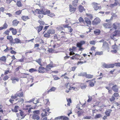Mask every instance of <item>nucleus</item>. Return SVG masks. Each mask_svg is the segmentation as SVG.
I'll return each instance as SVG.
<instances>
[{
	"mask_svg": "<svg viewBox=\"0 0 120 120\" xmlns=\"http://www.w3.org/2000/svg\"><path fill=\"white\" fill-rule=\"evenodd\" d=\"M85 41H81L79 42H78L76 44L78 47L79 48V51H82L84 49L82 47V45L85 44Z\"/></svg>",
	"mask_w": 120,
	"mask_h": 120,
	"instance_id": "obj_1",
	"label": "nucleus"
},
{
	"mask_svg": "<svg viewBox=\"0 0 120 120\" xmlns=\"http://www.w3.org/2000/svg\"><path fill=\"white\" fill-rule=\"evenodd\" d=\"M109 49V45L107 42H105L103 43L102 46L101 47V49L104 51L108 50Z\"/></svg>",
	"mask_w": 120,
	"mask_h": 120,
	"instance_id": "obj_2",
	"label": "nucleus"
},
{
	"mask_svg": "<svg viewBox=\"0 0 120 120\" xmlns=\"http://www.w3.org/2000/svg\"><path fill=\"white\" fill-rule=\"evenodd\" d=\"M112 27L115 30L120 29V23L116 22L114 23L112 25Z\"/></svg>",
	"mask_w": 120,
	"mask_h": 120,
	"instance_id": "obj_3",
	"label": "nucleus"
},
{
	"mask_svg": "<svg viewBox=\"0 0 120 120\" xmlns=\"http://www.w3.org/2000/svg\"><path fill=\"white\" fill-rule=\"evenodd\" d=\"M114 66L115 64H107L105 63H104L103 64V67L106 68H113L114 67Z\"/></svg>",
	"mask_w": 120,
	"mask_h": 120,
	"instance_id": "obj_4",
	"label": "nucleus"
},
{
	"mask_svg": "<svg viewBox=\"0 0 120 120\" xmlns=\"http://www.w3.org/2000/svg\"><path fill=\"white\" fill-rule=\"evenodd\" d=\"M22 89H20L19 91H21L19 92V91H17L16 93L17 97H19L20 98H23L24 97V94L23 92H22Z\"/></svg>",
	"mask_w": 120,
	"mask_h": 120,
	"instance_id": "obj_5",
	"label": "nucleus"
},
{
	"mask_svg": "<svg viewBox=\"0 0 120 120\" xmlns=\"http://www.w3.org/2000/svg\"><path fill=\"white\" fill-rule=\"evenodd\" d=\"M101 20L99 18L97 17L93 21L92 24L93 25L97 24L100 22Z\"/></svg>",
	"mask_w": 120,
	"mask_h": 120,
	"instance_id": "obj_6",
	"label": "nucleus"
},
{
	"mask_svg": "<svg viewBox=\"0 0 120 120\" xmlns=\"http://www.w3.org/2000/svg\"><path fill=\"white\" fill-rule=\"evenodd\" d=\"M99 4L95 2H93L92 4V5L94 10H97L99 8V7L98 6Z\"/></svg>",
	"mask_w": 120,
	"mask_h": 120,
	"instance_id": "obj_7",
	"label": "nucleus"
},
{
	"mask_svg": "<svg viewBox=\"0 0 120 120\" xmlns=\"http://www.w3.org/2000/svg\"><path fill=\"white\" fill-rule=\"evenodd\" d=\"M53 67V65L52 63L51 62L49 64L47 65L46 68H45V70L46 71H48L49 70L51 69V68H52Z\"/></svg>",
	"mask_w": 120,
	"mask_h": 120,
	"instance_id": "obj_8",
	"label": "nucleus"
},
{
	"mask_svg": "<svg viewBox=\"0 0 120 120\" xmlns=\"http://www.w3.org/2000/svg\"><path fill=\"white\" fill-rule=\"evenodd\" d=\"M118 37L115 34H111L110 35L111 39L117 41V39Z\"/></svg>",
	"mask_w": 120,
	"mask_h": 120,
	"instance_id": "obj_9",
	"label": "nucleus"
},
{
	"mask_svg": "<svg viewBox=\"0 0 120 120\" xmlns=\"http://www.w3.org/2000/svg\"><path fill=\"white\" fill-rule=\"evenodd\" d=\"M70 11L72 13H74L75 11L76 8L73 7L71 5H69Z\"/></svg>",
	"mask_w": 120,
	"mask_h": 120,
	"instance_id": "obj_10",
	"label": "nucleus"
},
{
	"mask_svg": "<svg viewBox=\"0 0 120 120\" xmlns=\"http://www.w3.org/2000/svg\"><path fill=\"white\" fill-rule=\"evenodd\" d=\"M103 25L105 28H110L112 26V24L110 22L104 24Z\"/></svg>",
	"mask_w": 120,
	"mask_h": 120,
	"instance_id": "obj_11",
	"label": "nucleus"
},
{
	"mask_svg": "<svg viewBox=\"0 0 120 120\" xmlns=\"http://www.w3.org/2000/svg\"><path fill=\"white\" fill-rule=\"evenodd\" d=\"M35 12L38 14H44V11L42 9H36Z\"/></svg>",
	"mask_w": 120,
	"mask_h": 120,
	"instance_id": "obj_12",
	"label": "nucleus"
},
{
	"mask_svg": "<svg viewBox=\"0 0 120 120\" xmlns=\"http://www.w3.org/2000/svg\"><path fill=\"white\" fill-rule=\"evenodd\" d=\"M47 31L48 32V33H49L50 34H55V30L52 28L49 29Z\"/></svg>",
	"mask_w": 120,
	"mask_h": 120,
	"instance_id": "obj_13",
	"label": "nucleus"
},
{
	"mask_svg": "<svg viewBox=\"0 0 120 120\" xmlns=\"http://www.w3.org/2000/svg\"><path fill=\"white\" fill-rule=\"evenodd\" d=\"M32 118L34 120H39L40 119V117L38 115L36 114H34L32 116Z\"/></svg>",
	"mask_w": 120,
	"mask_h": 120,
	"instance_id": "obj_14",
	"label": "nucleus"
},
{
	"mask_svg": "<svg viewBox=\"0 0 120 120\" xmlns=\"http://www.w3.org/2000/svg\"><path fill=\"white\" fill-rule=\"evenodd\" d=\"M76 48L75 46H73L72 49H70L69 51H70V55H72L75 54L73 52V51L75 50Z\"/></svg>",
	"mask_w": 120,
	"mask_h": 120,
	"instance_id": "obj_15",
	"label": "nucleus"
},
{
	"mask_svg": "<svg viewBox=\"0 0 120 120\" xmlns=\"http://www.w3.org/2000/svg\"><path fill=\"white\" fill-rule=\"evenodd\" d=\"M35 100V98H33L31 100H29L28 101H26V102H28V103H30L32 102H33V103L35 104V105H36L37 104V103H39V101L38 100H36V102L35 103V102H34V100Z\"/></svg>",
	"mask_w": 120,
	"mask_h": 120,
	"instance_id": "obj_16",
	"label": "nucleus"
},
{
	"mask_svg": "<svg viewBox=\"0 0 120 120\" xmlns=\"http://www.w3.org/2000/svg\"><path fill=\"white\" fill-rule=\"evenodd\" d=\"M112 89L115 92H117L118 90L117 86L116 85L113 86L112 87Z\"/></svg>",
	"mask_w": 120,
	"mask_h": 120,
	"instance_id": "obj_17",
	"label": "nucleus"
},
{
	"mask_svg": "<svg viewBox=\"0 0 120 120\" xmlns=\"http://www.w3.org/2000/svg\"><path fill=\"white\" fill-rule=\"evenodd\" d=\"M20 114L21 116L22 117L21 118H18V120H21V119H23L25 116V115H24L23 114V112L21 111L20 112Z\"/></svg>",
	"mask_w": 120,
	"mask_h": 120,
	"instance_id": "obj_18",
	"label": "nucleus"
},
{
	"mask_svg": "<svg viewBox=\"0 0 120 120\" xmlns=\"http://www.w3.org/2000/svg\"><path fill=\"white\" fill-rule=\"evenodd\" d=\"M47 113L46 112V109L43 110V112L41 114L42 117H43L47 116Z\"/></svg>",
	"mask_w": 120,
	"mask_h": 120,
	"instance_id": "obj_19",
	"label": "nucleus"
},
{
	"mask_svg": "<svg viewBox=\"0 0 120 120\" xmlns=\"http://www.w3.org/2000/svg\"><path fill=\"white\" fill-rule=\"evenodd\" d=\"M10 30H12V33L13 35H15L16 34L17 32V31L15 29L13 28H10L9 29Z\"/></svg>",
	"mask_w": 120,
	"mask_h": 120,
	"instance_id": "obj_20",
	"label": "nucleus"
},
{
	"mask_svg": "<svg viewBox=\"0 0 120 120\" xmlns=\"http://www.w3.org/2000/svg\"><path fill=\"white\" fill-rule=\"evenodd\" d=\"M43 26H40L35 28V29L38 30V33H39L42 29Z\"/></svg>",
	"mask_w": 120,
	"mask_h": 120,
	"instance_id": "obj_21",
	"label": "nucleus"
},
{
	"mask_svg": "<svg viewBox=\"0 0 120 120\" xmlns=\"http://www.w3.org/2000/svg\"><path fill=\"white\" fill-rule=\"evenodd\" d=\"M85 22L88 24L90 25L91 24V22L90 20L87 18H85Z\"/></svg>",
	"mask_w": 120,
	"mask_h": 120,
	"instance_id": "obj_22",
	"label": "nucleus"
},
{
	"mask_svg": "<svg viewBox=\"0 0 120 120\" xmlns=\"http://www.w3.org/2000/svg\"><path fill=\"white\" fill-rule=\"evenodd\" d=\"M15 41V42H11V43L12 44H15V43H21V40L17 38H16L14 39Z\"/></svg>",
	"mask_w": 120,
	"mask_h": 120,
	"instance_id": "obj_23",
	"label": "nucleus"
},
{
	"mask_svg": "<svg viewBox=\"0 0 120 120\" xmlns=\"http://www.w3.org/2000/svg\"><path fill=\"white\" fill-rule=\"evenodd\" d=\"M79 0H74L72 1V4L73 6L76 7L77 6Z\"/></svg>",
	"mask_w": 120,
	"mask_h": 120,
	"instance_id": "obj_24",
	"label": "nucleus"
},
{
	"mask_svg": "<svg viewBox=\"0 0 120 120\" xmlns=\"http://www.w3.org/2000/svg\"><path fill=\"white\" fill-rule=\"evenodd\" d=\"M79 10L80 12H82L84 10V9L83 7L81 5H79L78 7Z\"/></svg>",
	"mask_w": 120,
	"mask_h": 120,
	"instance_id": "obj_25",
	"label": "nucleus"
},
{
	"mask_svg": "<svg viewBox=\"0 0 120 120\" xmlns=\"http://www.w3.org/2000/svg\"><path fill=\"white\" fill-rule=\"evenodd\" d=\"M21 18L22 20L24 21H26L30 19L29 17L27 16H23Z\"/></svg>",
	"mask_w": 120,
	"mask_h": 120,
	"instance_id": "obj_26",
	"label": "nucleus"
},
{
	"mask_svg": "<svg viewBox=\"0 0 120 120\" xmlns=\"http://www.w3.org/2000/svg\"><path fill=\"white\" fill-rule=\"evenodd\" d=\"M19 22L17 20H14L12 22V25L13 26H17Z\"/></svg>",
	"mask_w": 120,
	"mask_h": 120,
	"instance_id": "obj_27",
	"label": "nucleus"
},
{
	"mask_svg": "<svg viewBox=\"0 0 120 120\" xmlns=\"http://www.w3.org/2000/svg\"><path fill=\"white\" fill-rule=\"evenodd\" d=\"M44 103L46 105H49L50 104V102L49 101L48 99H45L44 101Z\"/></svg>",
	"mask_w": 120,
	"mask_h": 120,
	"instance_id": "obj_28",
	"label": "nucleus"
},
{
	"mask_svg": "<svg viewBox=\"0 0 120 120\" xmlns=\"http://www.w3.org/2000/svg\"><path fill=\"white\" fill-rule=\"evenodd\" d=\"M114 33L116 34L118 37L120 36V31L116 30L114 32Z\"/></svg>",
	"mask_w": 120,
	"mask_h": 120,
	"instance_id": "obj_29",
	"label": "nucleus"
},
{
	"mask_svg": "<svg viewBox=\"0 0 120 120\" xmlns=\"http://www.w3.org/2000/svg\"><path fill=\"white\" fill-rule=\"evenodd\" d=\"M111 111V110L109 109L105 112V113L107 116H108L110 115V113Z\"/></svg>",
	"mask_w": 120,
	"mask_h": 120,
	"instance_id": "obj_30",
	"label": "nucleus"
},
{
	"mask_svg": "<svg viewBox=\"0 0 120 120\" xmlns=\"http://www.w3.org/2000/svg\"><path fill=\"white\" fill-rule=\"evenodd\" d=\"M47 33H46L44 34V36L45 37L49 38L50 37V35L48 33V32L47 31Z\"/></svg>",
	"mask_w": 120,
	"mask_h": 120,
	"instance_id": "obj_31",
	"label": "nucleus"
},
{
	"mask_svg": "<svg viewBox=\"0 0 120 120\" xmlns=\"http://www.w3.org/2000/svg\"><path fill=\"white\" fill-rule=\"evenodd\" d=\"M117 5V3L116 2H114L113 4H111L109 6L111 8H112L115 6H116Z\"/></svg>",
	"mask_w": 120,
	"mask_h": 120,
	"instance_id": "obj_32",
	"label": "nucleus"
},
{
	"mask_svg": "<svg viewBox=\"0 0 120 120\" xmlns=\"http://www.w3.org/2000/svg\"><path fill=\"white\" fill-rule=\"evenodd\" d=\"M100 32V30L97 29L94 31V33L96 35H98L99 34Z\"/></svg>",
	"mask_w": 120,
	"mask_h": 120,
	"instance_id": "obj_33",
	"label": "nucleus"
},
{
	"mask_svg": "<svg viewBox=\"0 0 120 120\" xmlns=\"http://www.w3.org/2000/svg\"><path fill=\"white\" fill-rule=\"evenodd\" d=\"M105 88L108 90V92L109 93H110L112 92V90L110 88V86H106Z\"/></svg>",
	"mask_w": 120,
	"mask_h": 120,
	"instance_id": "obj_34",
	"label": "nucleus"
},
{
	"mask_svg": "<svg viewBox=\"0 0 120 120\" xmlns=\"http://www.w3.org/2000/svg\"><path fill=\"white\" fill-rule=\"evenodd\" d=\"M7 39L9 40L11 43V42H13V39L11 36H8L7 37Z\"/></svg>",
	"mask_w": 120,
	"mask_h": 120,
	"instance_id": "obj_35",
	"label": "nucleus"
},
{
	"mask_svg": "<svg viewBox=\"0 0 120 120\" xmlns=\"http://www.w3.org/2000/svg\"><path fill=\"white\" fill-rule=\"evenodd\" d=\"M6 59V56H4L0 58V60L4 62H5Z\"/></svg>",
	"mask_w": 120,
	"mask_h": 120,
	"instance_id": "obj_36",
	"label": "nucleus"
},
{
	"mask_svg": "<svg viewBox=\"0 0 120 120\" xmlns=\"http://www.w3.org/2000/svg\"><path fill=\"white\" fill-rule=\"evenodd\" d=\"M56 89V88L55 87H52L50 89V90L48 91V92H49L51 91H54Z\"/></svg>",
	"mask_w": 120,
	"mask_h": 120,
	"instance_id": "obj_37",
	"label": "nucleus"
},
{
	"mask_svg": "<svg viewBox=\"0 0 120 120\" xmlns=\"http://www.w3.org/2000/svg\"><path fill=\"white\" fill-rule=\"evenodd\" d=\"M86 85L83 83L82 84L80 85L81 88L82 89H85L86 87Z\"/></svg>",
	"mask_w": 120,
	"mask_h": 120,
	"instance_id": "obj_38",
	"label": "nucleus"
},
{
	"mask_svg": "<svg viewBox=\"0 0 120 120\" xmlns=\"http://www.w3.org/2000/svg\"><path fill=\"white\" fill-rule=\"evenodd\" d=\"M93 77V75H91L90 74H87L86 76V78L88 79H91Z\"/></svg>",
	"mask_w": 120,
	"mask_h": 120,
	"instance_id": "obj_39",
	"label": "nucleus"
},
{
	"mask_svg": "<svg viewBox=\"0 0 120 120\" xmlns=\"http://www.w3.org/2000/svg\"><path fill=\"white\" fill-rule=\"evenodd\" d=\"M41 59H38L36 60L35 61L36 62L38 63L40 65L42 66V64L41 63Z\"/></svg>",
	"mask_w": 120,
	"mask_h": 120,
	"instance_id": "obj_40",
	"label": "nucleus"
},
{
	"mask_svg": "<svg viewBox=\"0 0 120 120\" xmlns=\"http://www.w3.org/2000/svg\"><path fill=\"white\" fill-rule=\"evenodd\" d=\"M79 22H82L83 23H85V21L81 17H80L79 19Z\"/></svg>",
	"mask_w": 120,
	"mask_h": 120,
	"instance_id": "obj_41",
	"label": "nucleus"
},
{
	"mask_svg": "<svg viewBox=\"0 0 120 120\" xmlns=\"http://www.w3.org/2000/svg\"><path fill=\"white\" fill-rule=\"evenodd\" d=\"M16 4L19 7H22V4H21V2L19 1H17Z\"/></svg>",
	"mask_w": 120,
	"mask_h": 120,
	"instance_id": "obj_42",
	"label": "nucleus"
},
{
	"mask_svg": "<svg viewBox=\"0 0 120 120\" xmlns=\"http://www.w3.org/2000/svg\"><path fill=\"white\" fill-rule=\"evenodd\" d=\"M50 11L49 10H46L44 11V15L49 14L50 13Z\"/></svg>",
	"mask_w": 120,
	"mask_h": 120,
	"instance_id": "obj_43",
	"label": "nucleus"
},
{
	"mask_svg": "<svg viewBox=\"0 0 120 120\" xmlns=\"http://www.w3.org/2000/svg\"><path fill=\"white\" fill-rule=\"evenodd\" d=\"M37 71V70L33 68H32L29 70V71L31 73H32L34 71Z\"/></svg>",
	"mask_w": 120,
	"mask_h": 120,
	"instance_id": "obj_44",
	"label": "nucleus"
},
{
	"mask_svg": "<svg viewBox=\"0 0 120 120\" xmlns=\"http://www.w3.org/2000/svg\"><path fill=\"white\" fill-rule=\"evenodd\" d=\"M115 100V98L113 96H112L109 99V100L111 102L114 101Z\"/></svg>",
	"mask_w": 120,
	"mask_h": 120,
	"instance_id": "obj_45",
	"label": "nucleus"
},
{
	"mask_svg": "<svg viewBox=\"0 0 120 120\" xmlns=\"http://www.w3.org/2000/svg\"><path fill=\"white\" fill-rule=\"evenodd\" d=\"M8 26V25L7 24L5 23L4 25H3V27H2L3 29H6Z\"/></svg>",
	"mask_w": 120,
	"mask_h": 120,
	"instance_id": "obj_46",
	"label": "nucleus"
},
{
	"mask_svg": "<svg viewBox=\"0 0 120 120\" xmlns=\"http://www.w3.org/2000/svg\"><path fill=\"white\" fill-rule=\"evenodd\" d=\"M115 84V83L113 82H110L109 84L108 85L110 87L113 85Z\"/></svg>",
	"mask_w": 120,
	"mask_h": 120,
	"instance_id": "obj_47",
	"label": "nucleus"
},
{
	"mask_svg": "<svg viewBox=\"0 0 120 120\" xmlns=\"http://www.w3.org/2000/svg\"><path fill=\"white\" fill-rule=\"evenodd\" d=\"M101 116V115L100 114H98L96 115L94 118L95 119H97L100 118Z\"/></svg>",
	"mask_w": 120,
	"mask_h": 120,
	"instance_id": "obj_48",
	"label": "nucleus"
},
{
	"mask_svg": "<svg viewBox=\"0 0 120 120\" xmlns=\"http://www.w3.org/2000/svg\"><path fill=\"white\" fill-rule=\"evenodd\" d=\"M87 16L90 19H92L93 18V16L91 14H86Z\"/></svg>",
	"mask_w": 120,
	"mask_h": 120,
	"instance_id": "obj_49",
	"label": "nucleus"
},
{
	"mask_svg": "<svg viewBox=\"0 0 120 120\" xmlns=\"http://www.w3.org/2000/svg\"><path fill=\"white\" fill-rule=\"evenodd\" d=\"M90 85L91 87H93L94 85V84L93 82L91 81H90L89 82Z\"/></svg>",
	"mask_w": 120,
	"mask_h": 120,
	"instance_id": "obj_50",
	"label": "nucleus"
},
{
	"mask_svg": "<svg viewBox=\"0 0 120 120\" xmlns=\"http://www.w3.org/2000/svg\"><path fill=\"white\" fill-rule=\"evenodd\" d=\"M34 114H36L38 115L40 114L39 111V110H37L33 112Z\"/></svg>",
	"mask_w": 120,
	"mask_h": 120,
	"instance_id": "obj_51",
	"label": "nucleus"
},
{
	"mask_svg": "<svg viewBox=\"0 0 120 120\" xmlns=\"http://www.w3.org/2000/svg\"><path fill=\"white\" fill-rule=\"evenodd\" d=\"M70 86V84L68 82L66 83L65 85V86L66 88H68V87Z\"/></svg>",
	"mask_w": 120,
	"mask_h": 120,
	"instance_id": "obj_52",
	"label": "nucleus"
},
{
	"mask_svg": "<svg viewBox=\"0 0 120 120\" xmlns=\"http://www.w3.org/2000/svg\"><path fill=\"white\" fill-rule=\"evenodd\" d=\"M95 41H90V44L94 45L95 44Z\"/></svg>",
	"mask_w": 120,
	"mask_h": 120,
	"instance_id": "obj_53",
	"label": "nucleus"
},
{
	"mask_svg": "<svg viewBox=\"0 0 120 120\" xmlns=\"http://www.w3.org/2000/svg\"><path fill=\"white\" fill-rule=\"evenodd\" d=\"M53 78H54V79L56 80L60 79V78L58 77L55 75H53Z\"/></svg>",
	"mask_w": 120,
	"mask_h": 120,
	"instance_id": "obj_54",
	"label": "nucleus"
},
{
	"mask_svg": "<svg viewBox=\"0 0 120 120\" xmlns=\"http://www.w3.org/2000/svg\"><path fill=\"white\" fill-rule=\"evenodd\" d=\"M22 10H19L15 12V14L17 15H19V14H21L22 12Z\"/></svg>",
	"mask_w": 120,
	"mask_h": 120,
	"instance_id": "obj_55",
	"label": "nucleus"
},
{
	"mask_svg": "<svg viewBox=\"0 0 120 120\" xmlns=\"http://www.w3.org/2000/svg\"><path fill=\"white\" fill-rule=\"evenodd\" d=\"M88 99L87 100V101L88 102L91 101L92 100V98L91 97H90V96H88Z\"/></svg>",
	"mask_w": 120,
	"mask_h": 120,
	"instance_id": "obj_56",
	"label": "nucleus"
},
{
	"mask_svg": "<svg viewBox=\"0 0 120 120\" xmlns=\"http://www.w3.org/2000/svg\"><path fill=\"white\" fill-rule=\"evenodd\" d=\"M6 49H5L4 50V51L5 52H8V51L9 50V47L7 46H6Z\"/></svg>",
	"mask_w": 120,
	"mask_h": 120,
	"instance_id": "obj_57",
	"label": "nucleus"
},
{
	"mask_svg": "<svg viewBox=\"0 0 120 120\" xmlns=\"http://www.w3.org/2000/svg\"><path fill=\"white\" fill-rule=\"evenodd\" d=\"M9 77L7 75H6L3 78V80L4 81H5L8 79L9 78Z\"/></svg>",
	"mask_w": 120,
	"mask_h": 120,
	"instance_id": "obj_58",
	"label": "nucleus"
},
{
	"mask_svg": "<svg viewBox=\"0 0 120 120\" xmlns=\"http://www.w3.org/2000/svg\"><path fill=\"white\" fill-rule=\"evenodd\" d=\"M113 96L116 97H117L119 96V94L118 93H115L113 94Z\"/></svg>",
	"mask_w": 120,
	"mask_h": 120,
	"instance_id": "obj_59",
	"label": "nucleus"
},
{
	"mask_svg": "<svg viewBox=\"0 0 120 120\" xmlns=\"http://www.w3.org/2000/svg\"><path fill=\"white\" fill-rule=\"evenodd\" d=\"M38 69L39 70L44 71L45 69V68L41 66L39 67Z\"/></svg>",
	"mask_w": 120,
	"mask_h": 120,
	"instance_id": "obj_60",
	"label": "nucleus"
},
{
	"mask_svg": "<svg viewBox=\"0 0 120 120\" xmlns=\"http://www.w3.org/2000/svg\"><path fill=\"white\" fill-rule=\"evenodd\" d=\"M117 46L116 45V44H115L114 45L112 46V48L114 49H117Z\"/></svg>",
	"mask_w": 120,
	"mask_h": 120,
	"instance_id": "obj_61",
	"label": "nucleus"
},
{
	"mask_svg": "<svg viewBox=\"0 0 120 120\" xmlns=\"http://www.w3.org/2000/svg\"><path fill=\"white\" fill-rule=\"evenodd\" d=\"M38 22L40 24V25H44L45 24V22H44L42 21H41L40 20H39L38 21Z\"/></svg>",
	"mask_w": 120,
	"mask_h": 120,
	"instance_id": "obj_62",
	"label": "nucleus"
},
{
	"mask_svg": "<svg viewBox=\"0 0 120 120\" xmlns=\"http://www.w3.org/2000/svg\"><path fill=\"white\" fill-rule=\"evenodd\" d=\"M48 51L49 53H52L53 51L52 49V48L49 49L48 50Z\"/></svg>",
	"mask_w": 120,
	"mask_h": 120,
	"instance_id": "obj_63",
	"label": "nucleus"
},
{
	"mask_svg": "<svg viewBox=\"0 0 120 120\" xmlns=\"http://www.w3.org/2000/svg\"><path fill=\"white\" fill-rule=\"evenodd\" d=\"M68 29L69 30V32L71 33L73 31V29L71 28V26H69V27L68 28Z\"/></svg>",
	"mask_w": 120,
	"mask_h": 120,
	"instance_id": "obj_64",
	"label": "nucleus"
}]
</instances>
